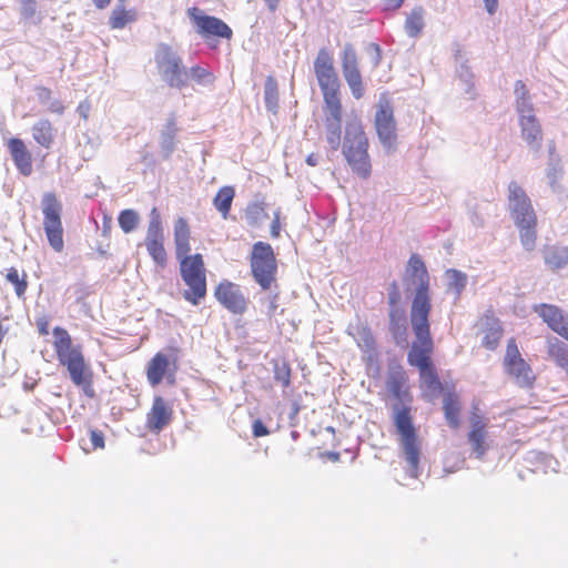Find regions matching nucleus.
Instances as JSON below:
<instances>
[{"mask_svg": "<svg viewBox=\"0 0 568 568\" xmlns=\"http://www.w3.org/2000/svg\"><path fill=\"white\" fill-rule=\"evenodd\" d=\"M314 73L323 95L325 140L329 148L336 151L343 142L341 81L334 65L333 53L326 48H322L317 52L314 60Z\"/></svg>", "mask_w": 568, "mask_h": 568, "instance_id": "obj_1", "label": "nucleus"}, {"mask_svg": "<svg viewBox=\"0 0 568 568\" xmlns=\"http://www.w3.org/2000/svg\"><path fill=\"white\" fill-rule=\"evenodd\" d=\"M175 255L180 275L187 288L183 298L192 305H199L207 294L206 268L202 254L191 252V229L184 217H178L173 226Z\"/></svg>", "mask_w": 568, "mask_h": 568, "instance_id": "obj_2", "label": "nucleus"}, {"mask_svg": "<svg viewBox=\"0 0 568 568\" xmlns=\"http://www.w3.org/2000/svg\"><path fill=\"white\" fill-rule=\"evenodd\" d=\"M52 347L59 364L67 368L72 383L92 396V372L85 361L82 346L73 343L64 327L55 326L52 329Z\"/></svg>", "mask_w": 568, "mask_h": 568, "instance_id": "obj_3", "label": "nucleus"}, {"mask_svg": "<svg viewBox=\"0 0 568 568\" xmlns=\"http://www.w3.org/2000/svg\"><path fill=\"white\" fill-rule=\"evenodd\" d=\"M341 146L342 154L352 172L361 179H368L372 174L369 140L357 113L347 118Z\"/></svg>", "mask_w": 568, "mask_h": 568, "instance_id": "obj_4", "label": "nucleus"}, {"mask_svg": "<svg viewBox=\"0 0 568 568\" xmlns=\"http://www.w3.org/2000/svg\"><path fill=\"white\" fill-rule=\"evenodd\" d=\"M508 210L519 232V240L526 251H534L537 242L538 219L530 197L516 181L507 187Z\"/></svg>", "mask_w": 568, "mask_h": 568, "instance_id": "obj_5", "label": "nucleus"}, {"mask_svg": "<svg viewBox=\"0 0 568 568\" xmlns=\"http://www.w3.org/2000/svg\"><path fill=\"white\" fill-rule=\"evenodd\" d=\"M413 332L416 342L413 343L407 361L419 369L422 386L426 387L432 395H436L443 390V385L430 359L434 348L430 325L414 326Z\"/></svg>", "mask_w": 568, "mask_h": 568, "instance_id": "obj_6", "label": "nucleus"}, {"mask_svg": "<svg viewBox=\"0 0 568 568\" xmlns=\"http://www.w3.org/2000/svg\"><path fill=\"white\" fill-rule=\"evenodd\" d=\"M407 275L416 292L410 306V324L414 326H424L429 324V314L432 312V300L429 294V274L422 257L414 253L409 256L407 263Z\"/></svg>", "mask_w": 568, "mask_h": 568, "instance_id": "obj_7", "label": "nucleus"}, {"mask_svg": "<svg viewBox=\"0 0 568 568\" xmlns=\"http://www.w3.org/2000/svg\"><path fill=\"white\" fill-rule=\"evenodd\" d=\"M393 420L405 459L416 476L420 459V439L414 425L410 406L405 404L394 406Z\"/></svg>", "mask_w": 568, "mask_h": 568, "instance_id": "obj_8", "label": "nucleus"}, {"mask_svg": "<svg viewBox=\"0 0 568 568\" xmlns=\"http://www.w3.org/2000/svg\"><path fill=\"white\" fill-rule=\"evenodd\" d=\"M154 64L159 77L170 88L182 89L187 85V69L178 50L161 42L154 51Z\"/></svg>", "mask_w": 568, "mask_h": 568, "instance_id": "obj_9", "label": "nucleus"}, {"mask_svg": "<svg viewBox=\"0 0 568 568\" xmlns=\"http://www.w3.org/2000/svg\"><path fill=\"white\" fill-rule=\"evenodd\" d=\"M251 273L262 290H271L276 283L277 261L271 244L256 242L250 256Z\"/></svg>", "mask_w": 568, "mask_h": 568, "instance_id": "obj_10", "label": "nucleus"}, {"mask_svg": "<svg viewBox=\"0 0 568 568\" xmlns=\"http://www.w3.org/2000/svg\"><path fill=\"white\" fill-rule=\"evenodd\" d=\"M503 368L505 374L520 388L530 389L535 386L536 374L531 365L523 357L515 337L507 341Z\"/></svg>", "mask_w": 568, "mask_h": 568, "instance_id": "obj_11", "label": "nucleus"}, {"mask_svg": "<svg viewBox=\"0 0 568 568\" xmlns=\"http://www.w3.org/2000/svg\"><path fill=\"white\" fill-rule=\"evenodd\" d=\"M43 229L50 246L58 253L63 251L62 204L54 193L42 196Z\"/></svg>", "mask_w": 568, "mask_h": 568, "instance_id": "obj_12", "label": "nucleus"}, {"mask_svg": "<svg viewBox=\"0 0 568 568\" xmlns=\"http://www.w3.org/2000/svg\"><path fill=\"white\" fill-rule=\"evenodd\" d=\"M489 419L475 408L468 417L467 444L477 459H484L490 449Z\"/></svg>", "mask_w": 568, "mask_h": 568, "instance_id": "obj_13", "label": "nucleus"}, {"mask_svg": "<svg viewBox=\"0 0 568 568\" xmlns=\"http://www.w3.org/2000/svg\"><path fill=\"white\" fill-rule=\"evenodd\" d=\"M144 243L153 262L158 266L164 268L168 264V253L164 247V233L161 216L156 207L151 210Z\"/></svg>", "mask_w": 568, "mask_h": 568, "instance_id": "obj_14", "label": "nucleus"}, {"mask_svg": "<svg viewBox=\"0 0 568 568\" xmlns=\"http://www.w3.org/2000/svg\"><path fill=\"white\" fill-rule=\"evenodd\" d=\"M215 300L230 313L242 315L248 307V297L241 286L230 280H222L214 288Z\"/></svg>", "mask_w": 568, "mask_h": 568, "instance_id": "obj_15", "label": "nucleus"}, {"mask_svg": "<svg viewBox=\"0 0 568 568\" xmlns=\"http://www.w3.org/2000/svg\"><path fill=\"white\" fill-rule=\"evenodd\" d=\"M187 16L195 24L197 32L203 37H219L231 39L232 29L221 19L204 14L197 7L187 9Z\"/></svg>", "mask_w": 568, "mask_h": 568, "instance_id": "obj_16", "label": "nucleus"}, {"mask_svg": "<svg viewBox=\"0 0 568 568\" xmlns=\"http://www.w3.org/2000/svg\"><path fill=\"white\" fill-rule=\"evenodd\" d=\"M178 371L175 358H170L166 354L159 352L148 363L146 378L151 386H158L163 379L170 385L175 383Z\"/></svg>", "mask_w": 568, "mask_h": 568, "instance_id": "obj_17", "label": "nucleus"}, {"mask_svg": "<svg viewBox=\"0 0 568 568\" xmlns=\"http://www.w3.org/2000/svg\"><path fill=\"white\" fill-rule=\"evenodd\" d=\"M342 72L353 97L357 100L363 98L365 90L358 69V59L356 51L351 44L345 45L342 54Z\"/></svg>", "mask_w": 568, "mask_h": 568, "instance_id": "obj_18", "label": "nucleus"}, {"mask_svg": "<svg viewBox=\"0 0 568 568\" xmlns=\"http://www.w3.org/2000/svg\"><path fill=\"white\" fill-rule=\"evenodd\" d=\"M532 310L554 333L568 342V313L547 303L534 305Z\"/></svg>", "mask_w": 568, "mask_h": 568, "instance_id": "obj_19", "label": "nucleus"}, {"mask_svg": "<svg viewBox=\"0 0 568 568\" xmlns=\"http://www.w3.org/2000/svg\"><path fill=\"white\" fill-rule=\"evenodd\" d=\"M375 128L384 145L392 146L396 142L394 110L388 101L379 102L375 114Z\"/></svg>", "mask_w": 568, "mask_h": 568, "instance_id": "obj_20", "label": "nucleus"}, {"mask_svg": "<svg viewBox=\"0 0 568 568\" xmlns=\"http://www.w3.org/2000/svg\"><path fill=\"white\" fill-rule=\"evenodd\" d=\"M173 419V409L162 396H155L146 414L145 427L153 434L161 433Z\"/></svg>", "mask_w": 568, "mask_h": 568, "instance_id": "obj_21", "label": "nucleus"}, {"mask_svg": "<svg viewBox=\"0 0 568 568\" xmlns=\"http://www.w3.org/2000/svg\"><path fill=\"white\" fill-rule=\"evenodd\" d=\"M479 325L483 347L488 351L497 349L504 335V327L491 308L480 317Z\"/></svg>", "mask_w": 568, "mask_h": 568, "instance_id": "obj_22", "label": "nucleus"}, {"mask_svg": "<svg viewBox=\"0 0 568 568\" xmlns=\"http://www.w3.org/2000/svg\"><path fill=\"white\" fill-rule=\"evenodd\" d=\"M518 115L521 139L531 150H540L544 134L534 110L520 112Z\"/></svg>", "mask_w": 568, "mask_h": 568, "instance_id": "obj_23", "label": "nucleus"}, {"mask_svg": "<svg viewBox=\"0 0 568 568\" xmlns=\"http://www.w3.org/2000/svg\"><path fill=\"white\" fill-rule=\"evenodd\" d=\"M6 146L18 172L23 176L31 175L33 172V158L24 141L20 138H10L6 142Z\"/></svg>", "mask_w": 568, "mask_h": 568, "instance_id": "obj_24", "label": "nucleus"}, {"mask_svg": "<svg viewBox=\"0 0 568 568\" xmlns=\"http://www.w3.org/2000/svg\"><path fill=\"white\" fill-rule=\"evenodd\" d=\"M386 385L394 397L403 402H412V396L407 388V375L403 367L398 366L388 373Z\"/></svg>", "mask_w": 568, "mask_h": 568, "instance_id": "obj_25", "label": "nucleus"}, {"mask_svg": "<svg viewBox=\"0 0 568 568\" xmlns=\"http://www.w3.org/2000/svg\"><path fill=\"white\" fill-rule=\"evenodd\" d=\"M546 353L548 359L568 375V345L557 337H549L546 341Z\"/></svg>", "mask_w": 568, "mask_h": 568, "instance_id": "obj_26", "label": "nucleus"}, {"mask_svg": "<svg viewBox=\"0 0 568 568\" xmlns=\"http://www.w3.org/2000/svg\"><path fill=\"white\" fill-rule=\"evenodd\" d=\"M443 412L448 426L458 429L462 425V402L455 392H448L444 396Z\"/></svg>", "mask_w": 568, "mask_h": 568, "instance_id": "obj_27", "label": "nucleus"}, {"mask_svg": "<svg viewBox=\"0 0 568 568\" xmlns=\"http://www.w3.org/2000/svg\"><path fill=\"white\" fill-rule=\"evenodd\" d=\"M33 140L42 148L50 149L54 143V128L48 119H40L32 128Z\"/></svg>", "mask_w": 568, "mask_h": 568, "instance_id": "obj_28", "label": "nucleus"}, {"mask_svg": "<svg viewBox=\"0 0 568 568\" xmlns=\"http://www.w3.org/2000/svg\"><path fill=\"white\" fill-rule=\"evenodd\" d=\"M544 260L546 265L557 271L568 264V247L560 245H547L544 248Z\"/></svg>", "mask_w": 568, "mask_h": 568, "instance_id": "obj_29", "label": "nucleus"}, {"mask_svg": "<svg viewBox=\"0 0 568 568\" xmlns=\"http://www.w3.org/2000/svg\"><path fill=\"white\" fill-rule=\"evenodd\" d=\"M425 27V10L423 7H415L406 17L404 29L408 37L417 38Z\"/></svg>", "mask_w": 568, "mask_h": 568, "instance_id": "obj_30", "label": "nucleus"}, {"mask_svg": "<svg viewBox=\"0 0 568 568\" xmlns=\"http://www.w3.org/2000/svg\"><path fill=\"white\" fill-rule=\"evenodd\" d=\"M235 196V190L231 185L222 186L213 199L214 207L226 220L230 215L232 203Z\"/></svg>", "mask_w": 568, "mask_h": 568, "instance_id": "obj_31", "label": "nucleus"}, {"mask_svg": "<svg viewBox=\"0 0 568 568\" xmlns=\"http://www.w3.org/2000/svg\"><path fill=\"white\" fill-rule=\"evenodd\" d=\"M136 20V12L134 9L126 10L124 7L116 6L109 18L111 29H123L128 24Z\"/></svg>", "mask_w": 568, "mask_h": 568, "instance_id": "obj_32", "label": "nucleus"}, {"mask_svg": "<svg viewBox=\"0 0 568 568\" xmlns=\"http://www.w3.org/2000/svg\"><path fill=\"white\" fill-rule=\"evenodd\" d=\"M514 91L516 94V111L518 113L534 110L529 101V91L521 80L515 82Z\"/></svg>", "mask_w": 568, "mask_h": 568, "instance_id": "obj_33", "label": "nucleus"}, {"mask_svg": "<svg viewBox=\"0 0 568 568\" xmlns=\"http://www.w3.org/2000/svg\"><path fill=\"white\" fill-rule=\"evenodd\" d=\"M119 226L124 233L133 232L140 222V216L136 211L132 209L122 210L118 216Z\"/></svg>", "mask_w": 568, "mask_h": 568, "instance_id": "obj_34", "label": "nucleus"}, {"mask_svg": "<svg viewBox=\"0 0 568 568\" xmlns=\"http://www.w3.org/2000/svg\"><path fill=\"white\" fill-rule=\"evenodd\" d=\"M27 274L23 272L22 275L19 274V271L16 267H10L7 270L6 278L14 286V292L18 297H22L28 288Z\"/></svg>", "mask_w": 568, "mask_h": 568, "instance_id": "obj_35", "label": "nucleus"}, {"mask_svg": "<svg viewBox=\"0 0 568 568\" xmlns=\"http://www.w3.org/2000/svg\"><path fill=\"white\" fill-rule=\"evenodd\" d=\"M265 103L267 108L273 109L278 100V85L273 77H267L264 84Z\"/></svg>", "mask_w": 568, "mask_h": 568, "instance_id": "obj_36", "label": "nucleus"}, {"mask_svg": "<svg viewBox=\"0 0 568 568\" xmlns=\"http://www.w3.org/2000/svg\"><path fill=\"white\" fill-rule=\"evenodd\" d=\"M405 311L399 306H392L389 311V328L393 333H399L405 329Z\"/></svg>", "mask_w": 568, "mask_h": 568, "instance_id": "obj_37", "label": "nucleus"}, {"mask_svg": "<svg viewBox=\"0 0 568 568\" xmlns=\"http://www.w3.org/2000/svg\"><path fill=\"white\" fill-rule=\"evenodd\" d=\"M189 74L197 83L213 82L215 79L213 73L209 69L201 65L191 67L190 70L187 71V75Z\"/></svg>", "mask_w": 568, "mask_h": 568, "instance_id": "obj_38", "label": "nucleus"}, {"mask_svg": "<svg viewBox=\"0 0 568 568\" xmlns=\"http://www.w3.org/2000/svg\"><path fill=\"white\" fill-rule=\"evenodd\" d=\"M446 274L450 280V286H453L456 293L459 294L466 286V275L457 270H448Z\"/></svg>", "mask_w": 568, "mask_h": 568, "instance_id": "obj_39", "label": "nucleus"}, {"mask_svg": "<svg viewBox=\"0 0 568 568\" xmlns=\"http://www.w3.org/2000/svg\"><path fill=\"white\" fill-rule=\"evenodd\" d=\"M274 378L286 388L291 385V367L287 364L277 366L274 371Z\"/></svg>", "mask_w": 568, "mask_h": 568, "instance_id": "obj_40", "label": "nucleus"}, {"mask_svg": "<svg viewBox=\"0 0 568 568\" xmlns=\"http://www.w3.org/2000/svg\"><path fill=\"white\" fill-rule=\"evenodd\" d=\"M402 295L398 283L393 281L388 286V304L389 306H398Z\"/></svg>", "mask_w": 568, "mask_h": 568, "instance_id": "obj_41", "label": "nucleus"}, {"mask_svg": "<svg viewBox=\"0 0 568 568\" xmlns=\"http://www.w3.org/2000/svg\"><path fill=\"white\" fill-rule=\"evenodd\" d=\"M90 438H91L93 449H99V448L104 447V435L102 432L95 430V429L91 430Z\"/></svg>", "mask_w": 568, "mask_h": 568, "instance_id": "obj_42", "label": "nucleus"}, {"mask_svg": "<svg viewBox=\"0 0 568 568\" xmlns=\"http://www.w3.org/2000/svg\"><path fill=\"white\" fill-rule=\"evenodd\" d=\"M253 436L263 437L270 434L268 428L263 424L261 419H255L252 425Z\"/></svg>", "mask_w": 568, "mask_h": 568, "instance_id": "obj_43", "label": "nucleus"}, {"mask_svg": "<svg viewBox=\"0 0 568 568\" xmlns=\"http://www.w3.org/2000/svg\"><path fill=\"white\" fill-rule=\"evenodd\" d=\"M36 324L39 335L47 336L49 334L50 321L47 316L37 318Z\"/></svg>", "mask_w": 568, "mask_h": 568, "instance_id": "obj_44", "label": "nucleus"}, {"mask_svg": "<svg viewBox=\"0 0 568 568\" xmlns=\"http://www.w3.org/2000/svg\"><path fill=\"white\" fill-rule=\"evenodd\" d=\"M381 1H382L384 10H387V11H395V10L399 9L404 3V0H381Z\"/></svg>", "mask_w": 568, "mask_h": 568, "instance_id": "obj_45", "label": "nucleus"}, {"mask_svg": "<svg viewBox=\"0 0 568 568\" xmlns=\"http://www.w3.org/2000/svg\"><path fill=\"white\" fill-rule=\"evenodd\" d=\"M281 231L280 212H275L274 220L271 224V234L273 237H278Z\"/></svg>", "mask_w": 568, "mask_h": 568, "instance_id": "obj_46", "label": "nucleus"}, {"mask_svg": "<svg viewBox=\"0 0 568 568\" xmlns=\"http://www.w3.org/2000/svg\"><path fill=\"white\" fill-rule=\"evenodd\" d=\"M64 109L65 108L63 103L61 101L55 100L50 104L49 111L55 114H62L64 112Z\"/></svg>", "mask_w": 568, "mask_h": 568, "instance_id": "obj_47", "label": "nucleus"}, {"mask_svg": "<svg viewBox=\"0 0 568 568\" xmlns=\"http://www.w3.org/2000/svg\"><path fill=\"white\" fill-rule=\"evenodd\" d=\"M487 12L491 16L498 9V0H483Z\"/></svg>", "mask_w": 568, "mask_h": 568, "instance_id": "obj_48", "label": "nucleus"}, {"mask_svg": "<svg viewBox=\"0 0 568 568\" xmlns=\"http://www.w3.org/2000/svg\"><path fill=\"white\" fill-rule=\"evenodd\" d=\"M264 3L266 4L267 9L274 13L278 7H280V3H281V0H263Z\"/></svg>", "mask_w": 568, "mask_h": 568, "instance_id": "obj_49", "label": "nucleus"}, {"mask_svg": "<svg viewBox=\"0 0 568 568\" xmlns=\"http://www.w3.org/2000/svg\"><path fill=\"white\" fill-rule=\"evenodd\" d=\"M306 163L310 165V166H316L317 163H318V158L315 153H311L307 155L306 158Z\"/></svg>", "mask_w": 568, "mask_h": 568, "instance_id": "obj_50", "label": "nucleus"}, {"mask_svg": "<svg viewBox=\"0 0 568 568\" xmlns=\"http://www.w3.org/2000/svg\"><path fill=\"white\" fill-rule=\"evenodd\" d=\"M112 0H93V3L98 9H104L106 8Z\"/></svg>", "mask_w": 568, "mask_h": 568, "instance_id": "obj_51", "label": "nucleus"}, {"mask_svg": "<svg viewBox=\"0 0 568 568\" xmlns=\"http://www.w3.org/2000/svg\"><path fill=\"white\" fill-rule=\"evenodd\" d=\"M41 91L43 92L45 98H50V95H51V90L50 89L41 88Z\"/></svg>", "mask_w": 568, "mask_h": 568, "instance_id": "obj_52", "label": "nucleus"}, {"mask_svg": "<svg viewBox=\"0 0 568 568\" xmlns=\"http://www.w3.org/2000/svg\"><path fill=\"white\" fill-rule=\"evenodd\" d=\"M329 458L336 462L339 459V454L338 453H329Z\"/></svg>", "mask_w": 568, "mask_h": 568, "instance_id": "obj_53", "label": "nucleus"}, {"mask_svg": "<svg viewBox=\"0 0 568 568\" xmlns=\"http://www.w3.org/2000/svg\"><path fill=\"white\" fill-rule=\"evenodd\" d=\"M26 2H27L30 7H32V6L34 4V0H26Z\"/></svg>", "mask_w": 568, "mask_h": 568, "instance_id": "obj_54", "label": "nucleus"}]
</instances>
